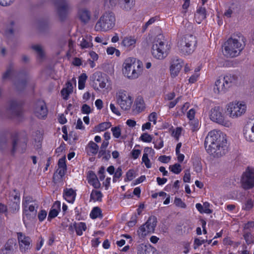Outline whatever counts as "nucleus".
<instances>
[{"label":"nucleus","instance_id":"1","mask_svg":"<svg viewBox=\"0 0 254 254\" xmlns=\"http://www.w3.org/2000/svg\"><path fill=\"white\" fill-rule=\"evenodd\" d=\"M204 144L207 152L215 157H221L227 151V136L220 130L209 131Z\"/></svg>","mask_w":254,"mask_h":254},{"label":"nucleus","instance_id":"2","mask_svg":"<svg viewBox=\"0 0 254 254\" xmlns=\"http://www.w3.org/2000/svg\"><path fill=\"white\" fill-rule=\"evenodd\" d=\"M38 202L30 196H24L22 200V219L26 228L31 226L36 220Z\"/></svg>","mask_w":254,"mask_h":254},{"label":"nucleus","instance_id":"3","mask_svg":"<svg viewBox=\"0 0 254 254\" xmlns=\"http://www.w3.org/2000/svg\"><path fill=\"white\" fill-rule=\"evenodd\" d=\"M142 64L134 58H127L123 64L122 72L125 76L130 79L137 78L142 73Z\"/></svg>","mask_w":254,"mask_h":254},{"label":"nucleus","instance_id":"4","mask_svg":"<svg viewBox=\"0 0 254 254\" xmlns=\"http://www.w3.org/2000/svg\"><path fill=\"white\" fill-rule=\"evenodd\" d=\"M169 49V46L165 42L162 34H159L155 37L151 48V53L154 58L158 60L164 59L167 56Z\"/></svg>","mask_w":254,"mask_h":254},{"label":"nucleus","instance_id":"5","mask_svg":"<svg viewBox=\"0 0 254 254\" xmlns=\"http://www.w3.org/2000/svg\"><path fill=\"white\" fill-rule=\"evenodd\" d=\"M116 18L115 14L111 11L104 12L96 22L94 29L97 32H107L115 26Z\"/></svg>","mask_w":254,"mask_h":254},{"label":"nucleus","instance_id":"6","mask_svg":"<svg viewBox=\"0 0 254 254\" xmlns=\"http://www.w3.org/2000/svg\"><path fill=\"white\" fill-rule=\"evenodd\" d=\"M243 49V46L240 40L237 39L230 38L223 46L224 55L228 57L238 56Z\"/></svg>","mask_w":254,"mask_h":254},{"label":"nucleus","instance_id":"7","mask_svg":"<svg viewBox=\"0 0 254 254\" xmlns=\"http://www.w3.org/2000/svg\"><path fill=\"white\" fill-rule=\"evenodd\" d=\"M236 80V76L231 74H227L223 77H219L215 82L213 87L214 92L216 94L225 93Z\"/></svg>","mask_w":254,"mask_h":254},{"label":"nucleus","instance_id":"8","mask_svg":"<svg viewBox=\"0 0 254 254\" xmlns=\"http://www.w3.org/2000/svg\"><path fill=\"white\" fill-rule=\"evenodd\" d=\"M117 104L124 111L129 110L132 106L133 98L126 90H118L115 94Z\"/></svg>","mask_w":254,"mask_h":254},{"label":"nucleus","instance_id":"9","mask_svg":"<svg viewBox=\"0 0 254 254\" xmlns=\"http://www.w3.org/2000/svg\"><path fill=\"white\" fill-rule=\"evenodd\" d=\"M210 119L217 124L229 127L232 126L231 122L225 116L223 109L219 106L212 108L209 112Z\"/></svg>","mask_w":254,"mask_h":254},{"label":"nucleus","instance_id":"10","mask_svg":"<svg viewBox=\"0 0 254 254\" xmlns=\"http://www.w3.org/2000/svg\"><path fill=\"white\" fill-rule=\"evenodd\" d=\"M247 108L246 104L243 101L231 102L226 106L229 116L233 119L242 116L246 113Z\"/></svg>","mask_w":254,"mask_h":254},{"label":"nucleus","instance_id":"11","mask_svg":"<svg viewBox=\"0 0 254 254\" xmlns=\"http://www.w3.org/2000/svg\"><path fill=\"white\" fill-rule=\"evenodd\" d=\"M196 44V38L192 35H188L179 42L178 46L182 52L189 55L194 51Z\"/></svg>","mask_w":254,"mask_h":254},{"label":"nucleus","instance_id":"12","mask_svg":"<svg viewBox=\"0 0 254 254\" xmlns=\"http://www.w3.org/2000/svg\"><path fill=\"white\" fill-rule=\"evenodd\" d=\"M157 224V219L154 216L150 217L146 222L141 226L137 230V234L140 238H144L147 235L153 233Z\"/></svg>","mask_w":254,"mask_h":254},{"label":"nucleus","instance_id":"13","mask_svg":"<svg viewBox=\"0 0 254 254\" xmlns=\"http://www.w3.org/2000/svg\"><path fill=\"white\" fill-rule=\"evenodd\" d=\"M241 183L245 189H249L254 186V169L248 168L243 173Z\"/></svg>","mask_w":254,"mask_h":254},{"label":"nucleus","instance_id":"14","mask_svg":"<svg viewBox=\"0 0 254 254\" xmlns=\"http://www.w3.org/2000/svg\"><path fill=\"white\" fill-rule=\"evenodd\" d=\"M119 1L121 9L126 11H130L135 5V0H105L111 6H114Z\"/></svg>","mask_w":254,"mask_h":254},{"label":"nucleus","instance_id":"15","mask_svg":"<svg viewBox=\"0 0 254 254\" xmlns=\"http://www.w3.org/2000/svg\"><path fill=\"white\" fill-rule=\"evenodd\" d=\"M245 139L249 142H254V118L250 120L243 129Z\"/></svg>","mask_w":254,"mask_h":254},{"label":"nucleus","instance_id":"16","mask_svg":"<svg viewBox=\"0 0 254 254\" xmlns=\"http://www.w3.org/2000/svg\"><path fill=\"white\" fill-rule=\"evenodd\" d=\"M92 78L97 84L101 89L106 88L107 84L110 81V78L106 74H102L100 72H95L93 74Z\"/></svg>","mask_w":254,"mask_h":254},{"label":"nucleus","instance_id":"17","mask_svg":"<svg viewBox=\"0 0 254 254\" xmlns=\"http://www.w3.org/2000/svg\"><path fill=\"white\" fill-rule=\"evenodd\" d=\"M17 235L20 251L22 252H26L30 248L31 243L30 238L21 232L17 233Z\"/></svg>","mask_w":254,"mask_h":254},{"label":"nucleus","instance_id":"18","mask_svg":"<svg viewBox=\"0 0 254 254\" xmlns=\"http://www.w3.org/2000/svg\"><path fill=\"white\" fill-rule=\"evenodd\" d=\"M183 64V62L181 59L174 58L172 60L170 66V70L171 75L172 77H175L178 75L182 69Z\"/></svg>","mask_w":254,"mask_h":254},{"label":"nucleus","instance_id":"19","mask_svg":"<svg viewBox=\"0 0 254 254\" xmlns=\"http://www.w3.org/2000/svg\"><path fill=\"white\" fill-rule=\"evenodd\" d=\"M48 113V110L45 103L43 101H38L34 110L35 115L39 119L45 117Z\"/></svg>","mask_w":254,"mask_h":254},{"label":"nucleus","instance_id":"20","mask_svg":"<svg viewBox=\"0 0 254 254\" xmlns=\"http://www.w3.org/2000/svg\"><path fill=\"white\" fill-rule=\"evenodd\" d=\"M63 196L67 202L73 204L76 196V190L71 188H65L63 190Z\"/></svg>","mask_w":254,"mask_h":254},{"label":"nucleus","instance_id":"21","mask_svg":"<svg viewBox=\"0 0 254 254\" xmlns=\"http://www.w3.org/2000/svg\"><path fill=\"white\" fill-rule=\"evenodd\" d=\"M61 210V202L57 201L53 204L48 216V220L51 221L53 218H55L59 214Z\"/></svg>","mask_w":254,"mask_h":254},{"label":"nucleus","instance_id":"22","mask_svg":"<svg viewBox=\"0 0 254 254\" xmlns=\"http://www.w3.org/2000/svg\"><path fill=\"white\" fill-rule=\"evenodd\" d=\"M87 178L88 183L92 186L94 188L99 189L100 188L101 183H100L97 176L93 172H89Z\"/></svg>","mask_w":254,"mask_h":254},{"label":"nucleus","instance_id":"23","mask_svg":"<svg viewBox=\"0 0 254 254\" xmlns=\"http://www.w3.org/2000/svg\"><path fill=\"white\" fill-rule=\"evenodd\" d=\"M136 39L133 36L124 37L121 42V45L129 50L133 48L136 44Z\"/></svg>","mask_w":254,"mask_h":254},{"label":"nucleus","instance_id":"24","mask_svg":"<svg viewBox=\"0 0 254 254\" xmlns=\"http://www.w3.org/2000/svg\"><path fill=\"white\" fill-rule=\"evenodd\" d=\"M154 153V150L150 147H145L142 158V162L143 163L147 168L151 167V163L148 158V155Z\"/></svg>","mask_w":254,"mask_h":254},{"label":"nucleus","instance_id":"25","mask_svg":"<svg viewBox=\"0 0 254 254\" xmlns=\"http://www.w3.org/2000/svg\"><path fill=\"white\" fill-rule=\"evenodd\" d=\"M206 16V9L203 7H199L194 14V19L196 22L199 24Z\"/></svg>","mask_w":254,"mask_h":254},{"label":"nucleus","instance_id":"26","mask_svg":"<svg viewBox=\"0 0 254 254\" xmlns=\"http://www.w3.org/2000/svg\"><path fill=\"white\" fill-rule=\"evenodd\" d=\"M78 16L82 22L87 23L90 19L91 14L87 9H81L78 12Z\"/></svg>","mask_w":254,"mask_h":254},{"label":"nucleus","instance_id":"27","mask_svg":"<svg viewBox=\"0 0 254 254\" xmlns=\"http://www.w3.org/2000/svg\"><path fill=\"white\" fill-rule=\"evenodd\" d=\"M137 254H153V249L149 245L142 244L137 248Z\"/></svg>","mask_w":254,"mask_h":254},{"label":"nucleus","instance_id":"28","mask_svg":"<svg viewBox=\"0 0 254 254\" xmlns=\"http://www.w3.org/2000/svg\"><path fill=\"white\" fill-rule=\"evenodd\" d=\"M73 92V86L71 83L67 82L66 83L65 87L61 91V94L63 99L67 100L68 99L69 95Z\"/></svg>","mask_w":254,"mask_h":254},{"label":"nucleus","instance_id":"29","mask_svg":"<svg viewBox=\"0 0 254 254\" xmlns=\"http://www.w3.org/2000/svg\"><path fill=\"white\" fill-rule=\"evenodd\" d=\"M195 207L200 213L210 214L212 212L211 210L209 208L210 204L208 202H205L203 205L200 203H196Z\"/></svg>","mask_w":254,"mask_h":254},{"label":"nucleus","instance_id":"30","mask_svg":"<svg viewBox=\"0 0 254 254\" xmlns=\"http://www.w3.org/2000/svg\"><path fill=\"white\" fill-rule=\"evenodd\" d=\"M85 150L88 154L95 155L98 151L99 146L95 142L90 141L86 146Z\"/></svg>","mask_w":254,"mask_h":254},{"label":"nucleus","instance_id":"31","mask_svg":"<svg viewBox=\"0 0 254 254\" xmlns=\"http://www.w3.org/2000/svg\"><path fill=\"white\" fill-rule=\"evenodd\" d=\"M92 41V37L90 35H86L82 38L80 46L82 49L91 48L93 46Z\"/></svg>","mask_w":254,"mask_h":254},{"label":"nucleus","instance_id":"32","mask_svg":"<svg viewBox=\"0 0 254 254\" xmlns=\"http://www.w3.org/2000/svg\"><path fill=\"white\" fill-rule=\"evenodd\" d=\"M66 170V165L65 159L63 158L60 159L58 162V168L57 170V173L61 177H62L64 175Z\"/></svg>","mask_w":254,"mask_h":254},{"label":"nucleus","instance_id":"33","mask_svg":"<svg viewBox=\"0 0 254 254\" xmlns=\"http://www.w3.org/2000/svg\"><path fill=\"white\" fill-rule=\"evenodd\" d=\"M73 227L75 230L76 234L78 236H81L83 233L87 229V226L84 222H78L73 224Z\"/></svg>","mask_w":254,"mask_h":254},{"label":"nucleus","instance_id":"34","mask_svg":"<svg viewBox=\"0 0 254 254\" xmlns=\"http://www.w3.org/2000/svg\"><path fill=\"white\" fill-rule=\"evenodd\" d=\"M103 197L101 191L96 190H93L90 196V200L95 201H101Z\"/></svg>","mask_w":254,"mask_h":254},{"label":"nucleus","instance_id":"35","mask_svg":"<svg viewBox=\"0 0 254 254\" xmlns=\"http://www.w3.org/2000/svg\"><path fill=\"white\" fill-rule=\"evenodd\" d=\"M135 110L138 112H140L145 108L144 100L141 97H138L135 101Z\"/></svg>","mask_w":254,"mask_h":254},{"label":"nucleus","instance_id":"36","mask_svg":"<svg viewBox=\"0 0 254 254\" xmlns=\"http://www.w3.org/2000/svg\"><path fill=\"white\" fill-rule=\"evenodd\" d=\"M100 216H102V211L101 209L98 207H94L90 212V218L94 219Z\"/></svg>","mask_w":254,"mask_h":254},{"label":"nucleus","instance_id":"37","mask_svg":"<svg viewBox=\"0 0 254 254\" xmlns=\"http://www.w3.org/2000/svg\"><path fill=\"white\" fill-rule=\"evenodd\" d=\"M87 79V76L85 73L81 74L78 78V86L79 90H82L85 87V83Z\"/></svg>","mask_w":254,"mask_h":254},{"label":"nucleus","instance_id":"38","mask_svg":"<svg viewBox=\"0 0 254 254\" xmlns=\"http://www.w3.org/2000/svg\"><path fill=\"white\" fill-rule=\"evenodd\" d=\"M111 127V124L110 122H103L99 124L96 127L97 131H104Z\"/></svg>","mask_w":254,"mask_h":254},{"label":"nucleus","instance_id":"39","mask_svg":"<svg viewBox=\"0 0 254 254\" xmlns=\"http://www.w3.org/2000/svg\"><path fill=\"white\" fill-rule=\"evenodd\" d=\"M153 137L148 133L145 132L141 134L139 139L143 142L150 143L152 142Z\"/></svg>","mask_w":254,"mask_h":254},{"label":"nucleus","instance_id":"40","mask_svg":"<svg viewBox=\"0 0 254 254\" xmlns=\"http://www.w3.org/2000/svg\"><path fill=\"white\" fill-rule=\"evenodd\" d=\"M193 167L194 171L196 173H200L202 171V165L198 159L193 161Z\"/></svg>","mask_w":254,"mask_h":254},{"label":"nucleus","instance_id":"41","mask_svg":"<svg viewBox=\"0 0 254 254\" xmlns=\"http://www.w3.org/2000/svg\"><path fill=\"white\" fill-rule=\"evenodd\" d=\"M183 128L181 127H177L175 129H173L172 131V136L174 137L177 141H178L180 136L181 135Z\"/></svg>","mask_w":254,"mask_h":254},{"label":"nucleus","instance_id":"42","mask_svg":"<svg viewBox=\"0 0 254 254\" xmlns=\"http://www.w3.org/2000/svg\"><path fill=\"white\" fill-rule=\"evenodd\" d=\"M111 130L114 137L119 138L121 136V129L119 126L112 127Z\"/></svg>","mask_w":254,"mask_h":254},{"label":"nucleus","instance_id":"43","mask_svg":"<svg viewBox=\"0 0 254 254\" xmlns=\"http://www.w3.org/2000/svg\"><path fill=\"white\" fill-rule=\"evenodd\" d=\"M12 241V240H9L5 244L4 250H3V254H8L11 252L13 249V246L14 244V243H13Z\"/></svg>","mask_w":254,"mask_h":254},{"label":"nucleus","instance_id":"44","mask_svg":"<svg viewBox=\"0 0 254 254\" xmlns=\"http://www.w3.org/2000/svg\"><path fill=\"white\" fill-rule=\"evenodd\" d=\"M169 169L171 172L176 174H179L182 171L181 165L178 163L171 165Z\"/></svg>","mask_w":254,"mask_h":254},{"label":"nucleus","instance_id":"45","mask_svg":"<svg viewBox=\"0 0 254 254\" xmlns=\"http://www.w3.org/2000/svg\"><path fill=\"white\" fill-rule=\"evenodd\" d=\"M106 52L108 55H113L114 54H115L116 56L118 57H120L121 55L120 51L113 47H108Z\"/></svg>","mask_w":254,"mask_h":254},{"label":"nucleus","instance_id":"46","mask_svg":"<svg viewBox=\"0 0 254 254\" xmlns=\"http://www.w3.org/2000/svg\"><path fill=\"white\" fill-rule=\"evenodd\" d=\"M189 124L192 131L196 130L198 129L199 127V122L197 119L190 120Z\"/></svg>","mask_w":254,"mask_h":254},{"label":"nucleus","instance_id":"47","mask_svg":"<svg viewBox=\"0 0 254 254\" xmlns=\"http://www.w3.org/2000/svg\"><path fill=\"white\" fill-rule=\"evenodd\" d=\"M154 147L156 149H160L164 146V141L161 137L154 140L153 141Z\"/></svg>","mask_w":254,"mask_h":254},{"label":"nucleus","instance_id":"48","mask_svg":"<svg viewBox=\"0 0 254 254\" xmlns=\"http://www.w3.org/2000/svg\"><path fill=\"white\" fill-rule=\"evenodd\" d=\"M38 220L40 222H43L47 216V212L44 209L40 210L37 214Z\"/></svg>","mask_w":254,"mask_h":254},{"label":"nucleus","instance_id":"49","mask_svg":"<svg viewBox=\"0 0 254 254\" xmlns=\"http://www.w3.org/2000/svg\"><path fill=\"white\" fill-rule=\"evenodd\" d=\"M33 49L37 53L40 58H42L44 56V52L42 48L39 45H34L32 47Z\"/></svg>","mask_w":254,"mask_h":254},{"label":"nucleus","instance_id":"50","mask_svg":"<svg viewBox=\"0 0 254 254\" xmlns=\"http://www.w3.org/2000/svg\"><path fill=\"white\" fill-rule=\"evenodd\" d=\"M135 172L132 170H129L126 174V177L125 179V181H130L135 177Z\"/></svg>","mask_w":254,"mask_h":254},{"label":"nucleus","instance_id":"51","mask_svg":"<svg viewBox=\"0 0 254 254\" xmlns=\"http://www.w3.org/2000/svg\"><path fill=\"white\" fill-rule=\"evenodd\" d=\"M122 171L120 168H118L115 172L114 173V175L113 179V182L114 183L116 182L122 176Z\"/></svg>","mask_w":254,"mask_h":254},{"label":"nucleus","instance_id":"52","mask_svg":"<svg viewBox=\"0 0 254 254\" xmlns=\"http://www.w3.org/2000/svg\"><path fill=\"white\" fill-rule=\"evenodd\" d=\"M58 11L60 14H61L63 12L65 11L67 7L66 3L63 1H62L60 4H58Z\"/></svg>","mask_w":254,"mask_h":254},{"label":"nucleus","instance_id":"53","mask_svg":"<svg viewBox=\"0 0 254 254\" xmlns=\"http://www.w3.org/2000/svg\"><path fill=\"white\" fill-rule=\"evenodd\" d=\"M244 237L247 244L249 245L254 243V238H253L252 235H251V233H246L244 235Z\"/></svg>","mask_w":254,"mask_h":254},{"label":"nucleus","instance_id":"54","mask_svg":"<svg viewBox=\"0 0 254 254\" xmlns=\"http://www.w3.org/2000/svg\"><path fill=\"white\" fill-rule=\"evenodd\" d=\"M110 108L112 113L118 116H121V114L117 107L114 103H111L110 104Z\"/></svg>","mask_w":254,"mask_h":254},{"label":"nucleus","instance_id":"55","mask_svg":"<svg viewBox=\"0 0 254 254\" xmlns=\"http://www.w3.org/2000/svg\"><path fill=\"white\" fill-rule=\"evenodd\" d=\"M149 122H152L154 125H156L157 123V116L155 112L151 113L148 118Z\"/></svg>","mask_w":254,"mask_h":254},{"label":"nucleus","instance_id":"56","mask_svg":"<svg viewBox=\"0 0 254 254\" xmlns=\"http://www.w3.org/2000/svg\"><path fill=\"white\" fill-rule=\"evenodd\" d=\"M81 112L84 114H89L91 113L90 107L87 104H83L81 109Z\"/></svg>","mask_w":254,"mask_h":254},{"label":"nucleus","instance_id":"57","mask_svg":"<svg viewBox=\"0 0 254 254\" xmlns=\"http://www.w3.org/2000/svg\"><path fill=\"white\" fill-rule=\"evenodd\" d=\"M174 203L176 206L181 208H185L186 207V204L180 198L176 197L174 200Z\"/></svg>","mask_w":254,"mask_h":254},{"label":"nucleus","instance_id":"58","mask_svg":"<svg viewBox=\"0 0 254 254\" xmlns=\"http://www.w3.org/2000/svg\"><path fill=\"white\" fill-rule=\"evenodd\" d=\"M10 110L12 112H14L16 115H19V110H20V107L15 103H12L11 105Z\"/></svg>","mask_w":254,"mask_h":254},{"label":"nucleus","instance_id":"59","mask_svg":"<svg viewBox=\"0 0 254 254\" xmlns=\"http://www.w3.org/2000/svg\"><path fill=\"white\" fill-rule=\"evenodd\" d=\"M183 181L185 183H190V173L189 169L185 171V175L183 178Z\"/></svg>","mask_w":254,"mask_h":254},{"label":"nucleus","instance_id":"60","mask_svg":"<svg viewBox=\"0 0 254 254\" xmlns=\"http://www.w3.org/2000/svg\"><path fill=\"white\" fill-rule=\"evenodd\" d=\"M253 200L252 199H249L246 202L244 206V208L246 210H250L253 208Z\"/></svg>","mask_w":254,"mask_h":254},{"label":"nucleus","instance_id":"61","mask_svg":"<svg viewBox=\"0 0 254 254\" xmlns=\"http://www.w3.org/2000/svg\"><path fill=\"white\" fill-rule=\"evenodd\" d=\"M206 242L205 240L201 238H196L194 241V248L196 249L198 247L201 246Z\"/></svg>","mask_w":254,"mask_h":254},{"label":"nucleus","instance_id":"62","mask_svg":"<svg viewBox=\"0 0 254 254\" xmlns=\"http://www.w3.org/2000/svg\"><path fill=\"white\" fill-rule=\"evenodd\" d=\"M140 154L141 150L139 149H135V148H133L131 152V157L134 159H136L139 157Z\"/></svg>","mask_w":254,"mask_h":254},{"label":"nucleus","instance_id":"63","mask_svg":"<svg viewBox=\"0 0 254 254\" xmlns=\"http://www.w3.org/2000/svg\"><path fill=\"white\" fill-rule=\"evenodd\" d=\"M195 111L193 109H190L187 113V116L189 120L194 119Z\"/></svg>","mask_w":254,"mask_h":254},{"label":"nucleus","instance_id":"64","mask_svg":"<svg viewBox=\"0 0 254 254\" xmlns=\"http://www.w3.org/2000/svg\"><path fill=\"white\" fill-rule=\"evenodd\" d=\"M171 160V157L170 156H167L166 155H162L159 157V160L162 163H167Z\"/></svg>","mask_w":254,"mask_h":254}]
</instances>
